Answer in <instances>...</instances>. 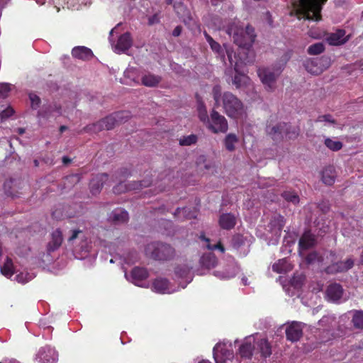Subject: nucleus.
<instances>
[{
  "label": "nucleus",
  "instance_id": "53",
  "mask_svg": "<svg viewBox=\"0 0 363 363\" xmlns=\"http://www.w3.org/2000/svg\"><path fill=\"white\" fill-rule=\"evenodd\" d=\"M11 91V85L8 83L0 84V97L6 98Z\"/></svg>",
  "mask_w": 363,
  "mask_h": 363
},
{
  "label": "nucleus",
  "instance_id": "5",
  "mask_svg": "<svg viewBox=\"0 0 363 363\" xmlns=\"http://www.w3.org/2000/svg\"><path fill=\"white\" fill-rule=\"evenodd\" d=\"M221 102L224 112L230 118H238L245 113L242 101L230 91L223 94Z\"/></svg>",
  "mask_w": 363,
  "mask_h": 363
},
{
  "label": "nucleus",
  "instance_id": "26",
  "mask_svg": "<svg viewBox=\"0 0 363 363\" xmlns=\"http://www.w3.org/2000/svg\"><path fill=\"white\" fill-rule=\"evenodd\" d=\"M238 353L242 358L250 359L255 355V342L246 340L239 347Z\"/></svg>",
  "mask_w": 363,
  "mask_h": 363
},
{
  "label": "nucleus",
  "instance_id": "39",
  "mask_svg": "<svg viewBox=\"0 0 363 363\" xmlns=\"http://www.w3.org/2000/svg\"><path fill=\"white\" fill-rule=\"evenodd\" d=\"M352 323L354 328L363 330V311H354Z\"/></svg>",
  "mask_w": 363,
  "mask_h": 363
},
{
  "label": "nucleus",
  "instance_id": "43",
  "mask_svg": "<svg viewBox=\"0 0 363 363\" xmlns=\"http://www.w3.org/2000/svg\"><path fill=\"white\" fill-rule=\"evenodd\" d=\"M325 50V45L323 43H316L308 48L307 52L309 55H316Z\"/></svg>",
  "mask_w": 363,
  "mask_h": 363
},
{
  "label": "nucleus",
  "instance_id": "2",
  "mask_svg": "<svg viewBox=\"0 0 363 363\" xmlns=\"http://www.w3.org/2000/svg\"><path fill=\"white\" fill-rule=\"evenodd\" d=\"M290 57V54L286 52L272 67H262L257 69V74L267 90H274L277 79L281 74Z\"/></svg>",
  "mask_w": 363,
  "mask_h": 363
},
{
  "label": "nucleus",
  "instance_id": "47",
  "mask_svg": "<svg viewBox=\"0 0 363 363\" xmlns=\"http://www.w3.org/2000/svg\"><path fill=\"white\" fill-rule=\"evenodd\" d=\"M69 236L67 238L68 243H73L77 238L82 240L85 238L83 231L79 229H72L69 231Z\"/></svg>",
  "mask_w": 363,
  "mask_h": 363
},
{
  "label": "nucleus",
  "instance_id": "3",
  "mask_svg": "<svg viewBox=\"0 0 363 363\" xmlns=\"http://www.w3.org/2000/svg\"><path fill=\"white\" fill-rule=\"evenodd\" d=\"M327 0H298L294 6L299 19L318 21L321 19L322 6Z\"/></svg>",
  "mask_w": 363,
  "mask_h": 363
},
{
  "label": "nucleus",
  "instance_id": "37",
  "mask_svg": "<svg viewBox=\"0 0 363 363\" xmlns=\"http://www.w3.org/2000/svg\"><path fill=\"white\" fill-rule=\"evenodd\" d=\"M289 269V264L285 259H279L272 265V270L279 274L286 273Z\"/></svg>",
  "mask_w": 363,
  "mask_h": 363
},
{
  "label": "nucleus",
  "instance_id": "52",
  "mask_svg": "<svg viewBox=\"0 0 363 363\" xmlns=\"http://www.w3.org/2000/svg\"><path fill=\"white\" fill-rule=\"evenodd\" d=\"M315 122H328L333 125L337 123L336 121L333 118V116L330 114H324L319 116L315 120Z\"/></svg>",
  "mask_w": 363,
  "mask_h": 363
},
{
  "label": "nucleus",
  "instance_id": "46",
  "mask_svg": "<svg viewBox=\"0 0 363 363\" xmlns=\"http://www.w3.org/2000/svg\"><path fill=\"white\" fill-rule=\"evenodd\" d=\"M324 143L328 148L333 151H338L342 147V143L340 141L333 140L330 138H326Z\"/></svg>",
  "mask_w": 363,
  "mask_h": 363
},
{
  "label": "nucleus",
  "instance_id": "49",
  "mask_svg": "<svg viewBox=\"0 0 363 363\" xmlns=\"http://www.w3.org/2000/svg\"><path fill=\"white\" fill-rule=\"evenodd\" d=\"M322 260V257L315 251L309 253L306 257V261L308 264H313L315 262H321Z\"/></svg>",
  "mask_w": 363,
  "mask_h": 363
},
{
  "label": "nucleus",
  "instance_id": "18",
  "mask_svg": "<svg viewBox=\"0 0 363 363\" xmlns=\"http://www.w3.org/2000/svg\"><path fill=\"white\" fill-rule=\"evenodd\" d=\"M343 291V288L340 284L333 283L328 285L325 294L328 300L335 302L342 298Z\"/></svg>",
  "mask_w": 363,
  "mask_h": 363
},
{
  "label": "nucleus",
  "instance_id": "35",
  "mask_svg": "<svg viewBox=\"0 0 363 363\" xmlns=\"http://www.w3.org/2000/svg\"><path fill=\"white\" fill-rule=\"evenodd\" d=\"M238 142V138L237 135L234 133L228 134L224 140V145L226 148L230 152H233L235 149V143Z\"/></svg>",
  "mask_w": 363,
  "mask_h": 363
},
{
  "label": "nucleus",
  "instance_id": "14",
  "mask_svg": "<svg viewBox=\"0 0 363 363\" xmlns=\"http://www.w3.org/2000/svg\"><path fill=\"white\" fill-rule=\"evenodd\" d=\"M213 358L216 363H223L233 357V352L227 348L225 343H217L213 350Z\"/></svg>",
  "mask_w": 363,
  "mask_h": 363
},
{
  "label": "nucleus",
  "instance_id": "21",
  "mask_svg": "<svg viewBox=\"0 0 363 363\" xmlns=\"http://www.w3.org/2000/svg\"><path fill=\"white\" fill-rule=\"evenodd\" d=\"M72 55L74 58L85 61L91 60L94 54L91 49L85 46H76L72 50Z\"/></svg>",
  "mask_w": 363,
  "mask_h": 363
},
{
  "label": "nucleus",
  "instance_id": "11",
  "mask_svg": "<svg viewBox=\"0 0 363 363\" xmlns=\"http://www.w3.org/2000/svg\"><path fill=\"white\" fill-rule=\"evenodd\" d=\"M116 179H118L120 182L113 189V191L115 194H121L125 191L140 189L143 187L149 186L152 183V181L148 179L140 182H133V183L125 184L121 181L122 179L121 177L119 178L116 177Z\"/></svg>",
  "mask_w": 363,
  "mask_h": 363
},
{
  "label": "nucleus",
  "instance_id": "36",
  "mask_svg": "<svg viewBox=\"0 0 363 363\" xmlns=\"http://www.w3.org/2000/svg\"><path fill=\"white\" fill-rule=\"evenodd\" d=\"M203 35L211 50L217 54L222 55L223 49L220 45L218 42L215 41L206 31H204Z\"/></svg>",
  "mask_w": 363,
  "mask_h": 363
},
{
  "label": "nucleus",
  "instance_id": "12",
  "mask_svg": "<svg viewBox=\"0 0 363 363\" xmlns=\"http://www.w3.org/2000/svg\"><path fill=\"white\" fill-rule=\"evenodd\" d=\"M304 323L297 321H293L285 329L286 340L291 342L298 341L303 336V330Z\"/></svg>",
  "mask_w": 363,
  "mask_h": 363
},
{
  "label": "nucleus",
  "instance_id": "61",
  "mask_svg": "<svg viewBox=\"0 0 363 363\" xmlns=\"http://www.w3.org/2000/svg\"><path fill=\"white\" fill-rule=\"evenodd\" d=\"M182 31V27L181 26H177L173 30L172 35L174 37H178L181 35Z\"/></svg>",
  "mask_w": 363,
  "mask_h": 363
},
{
  "label": "nucleus",
  "instance_id": "31",
  "mask_svg": "<svg viewBox=\"0 0 363 363\" xmlns=\"http://www.w3.org/2000/svg\"><path fill=\"white\" fill-rule=\"evenodd\" d=\"M169 281L164 278H157L152 283L153 289L160 294H164L168 290Z\"/></svg>",
  "mask_w": 363,
  "mask_h": 363
},
{
  "label": "nucleus",
  "instance_id": "9",
  "mask_svg": "<svg viewBox=\"0 0 363 363\" xmlns=\"http://www.w3.org/2000/svg\"><path fill=\"white\" fill-rule=\"evenodd\" d=\"M354 265V259L350 257L346 259L345 261H339L332 263L325 268L324 272L327 274L330 275L345 273L351 269Z\"/></svg>",
  "mask_w": 363,
  "mask_h": 363
},
{
  "label": "nucleus",
  "instance_id": "29",
  "mask_svg": "<svg viewBox=\"0 0 363 363\" xmlns=\"http://www.w3.org/2000/svg\"><path fill=\"white\" fill-rule=\"evenodd\" d=\"M111 218L116 223H124L128 220V213L123 209L118 208L112 212Z\"/></svg>",
  "mask_w": 363,
  "mask_h": 363
},
{
  "label": "nucleus",
  "instance_id": "1",
  "mask_svg": "<svg viewBox=\"0 0 363 363\" xmlns=\"http://www.w3.org/2000/svg\"><path fill=\"white\" fill-rule=\"evenodd\" d=\"M226 33L233 38L235 44L246 50L252 46L256 38L255 28L249 24L244 28L239 21L229 23Z\"/></svg>",
  "mask_w": 363,
  "mask_h": 363
},
{
  "label": "nucleus",
  "instance_id": "38",
  "mask_svg": "<svg viewBox=\"0 0 363 363\" xmlns=\"http://www.w3.org/2000/svg\"><path fill=\"white\" fill-rule=\"evenodd\" d=\"M192 267L187 264H179L174 268V273L179 278H186L190 273Z\"/></svg>",
  "mask_w": 363,
  "mask_h": 363
},
{
  "label": "nucleus",
  "instance_id": "30",
  "mask_svg": "<svg viewBox=\"0 0 363 363\" xmlns=\"http://www.w3.org/2000/svg\"><path fill=\"white\" fill-rule=\"evenodd\" d=\"M161 80V77L153 74H145L141 79L142 84L148 87L157 86Z\"/></svg>",
  "mask_w": 363,
  "mask_h": 363
},
{
  "label": "nucleus",
  "instance_id": "57",
  "mask_svg": "<svg viewBox=\"0 0 363 363\" xmlns=\"http://www.w3.org/2000/svg\"><path fill=\"white\" fill-rule=\"evenodd\" d=\"M28 277V274H25V273H23V272H21L20 274H17L15 277V279L18 282V283H21V284H26L28 281L29 280V278Z\"/></svg>",
  "mask_w": 363,
  "mask_h": 363
},
{
  "label": "nucleus",
  "instance_id": "4",
  "mask_svg": "<svg viewBox=\"0 0 363 363\" xmlns=\"http://www.w3.org/2000/svg\"><path fill=\"white\" fill-rule=\"evenodd\" d=\"M145 252L147 256L159 261L172 260L176 255V250L171 245L162 242L147 244Z\"/></svg>",
  "mask_w": 363,
  "mask_h": 363
},
{
  "label": "nucleus",
  "instance_id": "23",
  "mask_svg": "<svg viewBox=\"0 0 363 363\" xmlns=\"http://www.w3.org/2000/svg\"><path fill=\"white\" fill-rule=\"evenodd\" d=\"M322 182L328 186H331L335 183L336 178V172L333 166L329 165L325 167L321 172Z\"/></svg>",
  "mask_w": 363,
  "mask_h": 363
},
{
  "label": "nucleus",
  "instance_id": "32",
  "mask_svg": "<svg viewBox=\"0 0 363 363\" xmlns=\"http://www.w3.org/2000/svg\"><path fill=\"white\" fill-rule=\"evenodd\" d=\"M315 240L310 233H304L298 241L299 248L301 250H308L314 245Z\"/></svg>",
  "mask_w": 363,
  "mask_h": 363
},
{
  "label": "nucleus",
  "instance_id": "20",
  "mask_svg": "<svg viewBox=\"0 0 363 363\" xmlns=\"http://www.w3.org/2000/svg\"><path fill=\"white\" fill-rule=\"evenodd\" d=\"M108 174L106 173L99 174L93 177L90 182V191L93 195H96L100 192L104 184L108 179Z\"/></svg>",
  "mask_w": 363,
  "mask_h": 363
},
{
  "label": "nucleus",
  "instance_id": "42",
  "mask_svg": "<svg viewBox=\"0 0 363 363\" xmlns=\"http://www.w3.org/2000/svg\"><path fill=\"white\" fill-rule=\"evenodd\" d=\"M299 135V130L297 128L292 127L291 125L286 123V129L284 131V136L288 138V139H295Z\"/></svg>",
  "mask_w": 363,
  "mask_h": 363
},
{
  "label": "nucleus",
  "instance_id": "22",
  "mask_svg": "<svg viewBox=\"0 0 363 363\" xmlns=\"http://www.w3.org/2000/svg\"><path fill=\"white\" fill-rule=\"evenodd\" d=\"M133 40L130 33L126 32L120 35L118 38L117 44L116 45V50L119 52H125L129 50L132 46Z\"/></svg>",
  "mask_w": 363,
  "mask_h": 363
},
{
  "label": "nucleus",
  "instance_id": "63",
  "mask_svg": "<svg viewBox=\"0 0 363 363\" xmlns=\"http://www.w3.org/2000/svg\"><path fill=\"white\" fill-rule=\"evenodd\" d=\"M278 220H279V230H281L284 225V217L281 216H278Z\"/></svg>",
  "mask_w": 363,
  "mask_h": 363
},
{
  "label": "nucleus",
  "instance_id": "7",
  "mask_svg": "<svg viewBox=\"0 0 363 363\" xmlns=\"http://www.w3.org/2000/svg\"><path fill=\"white\" fill-rule=\"evenodd\" d=\"M206 128L213 133H225L228 129L226 118L214 108L210 113L208 122L205 123Z\"/></svg>",
  "mask_w": 363,
  "mask_h": 363
},
{
  "label": "nucleus",
  "instance_id": "6",
  "mask_svg": "<svg viewBox=\"0 0 363 363\" xmlns=\"http://www.w3.org/2000/svg\"><path fill=\"white\" fill-rule=\"evenodd\" d=\"M128 116V115L125 111L116 112L96 123L87 125L84 128V130L85 132L97 133L102 130H111L116 125L122 123L123 119Z\"/></svg>",
  "mask_w": 363,
  "mask_h": 363
},
{
  "label": "nucleus",
  "instance_id": "28",
  "mask_svg": "<svg viewBox=\"0 0 363 363\" xmlns=\"http://www.w3.org/2000/svg\"><path fill=\"white\" fill-rule=\"evenodd\" d=\"M217 261V257L213 252L205 253L200 259L201 264L207 269L215 267Z\"/></svg>",
  "mask_w": 363,
  "mask_h": 363
},
{
  "label": "nucleus",
  "instance_id": "58",
  "mask_svg": "<svg viewBox=\"0 0 363 363\" xmlns=\"http://www.w3.org/2000/svg\"><path fill=\"white\" fill-rule=\"evenodd\" d=\"M207 248L211 250H219L222 253L225 252V247L220 241L216 245L207 244Z\"/></svg>",
  "mask_w": 363,
  "mask_h": 363
},
{
  "label": "nucleus",
  "instance_id": "48",
  "mask_svg": "<svg viewBox=\"0 0 363 363\" xmlns=\"http://www.w3.org/2000/svg\"><path fill=\"white\" fill-rule=\"evenodd\" d=\"M213 98L215 101V107H218L220 102L222 101L221 87L219 85L213 86L212 90Z\"/></svg>",
  "mask_w": 363,
  "mask_h": 363
},
{
  "label": "nucleus",
  "instance_id": "40",
  "mask_svg": "<svg viewBox=\"0 0 363 363\" xmlns=\"http://www.w3.org/2000/svg\"><path fill=\"white\" fill-rule=\"evenodd\" d=\"M198 141V137L195 134L183 136L179 139V143L181 146H189L194 145Z\"/></svg>",
  "mask_w": 363,
  "mask_h": 363
},
{
  "label": "nucleus",
  "instance_id": "25",
  "mask_svg": "<svg viewBox=\"0 0 363 363\" xmlns=\"http://www.w3.org/2000/svg\"><path fill=\"white\" fill-rule=\"evenodd\" d=\"M303 65L306 71L312 74L318 75L323 72L318 57L306 60Z\"/></svg>",
  "mask_w": 363,
  "mask_h": 363
},
{
  "label": "nucleus",
  "instance_id": "16",
  "mask_svg": "<svg viewBox=\"0 0 363 363\" xmlns=\"http://www.w3.org/2000/svg\"><path fill=\"white\" fill-rule=\"evenodd\" d=\"M286 129V123L280 122L274 125H267L266 127V133L274 141H281L284 138V131Z\"/></svg>",
  "mask_w": 363,
  "mask_h": 363
},
{
  "label": "nucleus",
  "instance_id": "56",
  "mask_svg": "<svg viewBox=\"0 0 363 363\" xmlns=\"http://www.w3.org/2000/svg\"><path fill=\"white\" fill-rule=\"evenodd\" d=\"M30 100L31 101V106L33 108H36L40 104V99L35 94H30L29 95Z\"/></svg>",
  "mask_w": 363,
  "mask_h": 363
},
{
  "label": "nucleus",
  "instance_id": "19",
  "mask_svg": "<svg viewBox=\"0 0 363 363\" xmlns=\"http://www.w3.org/2000/svg\"><path fill=\"white\" fill-rule=\"evenodd\" d=\"M63 242L62 232L60 228L55 230L51 233V239L48 243L47 250L48 252L57 250L62 245Z\"/></svg>",
  "mask_w": 363,
  "mask_h": 363
},
{
  "label": "nucleus",
  "instance_id": "55",
  "mask_svg": "<svg viewBox=\"0 0 363 363\" xmlns=\"http://www.w3.org/2000/svg\"><path fill=\"white\" fill-rule=\"evenodd\" d=\"M14 113V111L12 108L8 107L0 113V118L1 120H5Z\"/></svg>",
  "mask_w": 363,
  "mask_h": 363
},
{
  "label": "nucleus",
  "instance_id": "41",
  "mask_svg": "<svg viewBox=\"0 0 363 363\" xmlns=\"http://www.w3.org/2000/svg\"><path fill=\"white\" fill-rule=\"evenodd\" d=\"M181 214L186 218L196 217V212L194 211H191L189 208L186 207L182 208H177L174 213L176 218H179Z\"/></svg>",
  "mask_w": 363,
  "mask_h": 363
},
{
  "label": "nucleus",
  "instance_id": "27",
  "mask_svg": "<svg viewBox=\"0 0 363 363\" xmlns=\"http://www.w3.org/2000/svg\"><path fill=\"white\" fill-rule=\"evenodd\" d=\"M130 276L134 284L138 285V282L145 280L148 277V272L143 267H135L132 269Z\"/></svg>",
  "mask_w": 363,
  "mask_h": 363
},
{
  "label": "nucleus",
  "instance_id": "50",
  "mask_svg": "<svg viewBox=\"0 0 363 363\" xmlns=\"http://www.w3.org/2000/svg\"><path fill=\"white\" fill-rule=\"evenodd\" d=\"M245 244L243 236L241 235H235L233 237L232 245L234 248L238 249Z\"/></svg>",
  "mask_w": 363,
  "mask_h": 363
},
{
  "label": "nucleus",
  "instance_id": "45",
  "mask_svg": "<svg viewBox=\"0 0 363 363\" xmlns=\"http://www.w3.org/2000/svg\"><path fill=\"white\" fill-rule=\"evenodd\" d=\"M282 197L287 201L288 202H291L294 204H297L299 203V196L294 191H284L281 194Z\"/></svg>",
  "mask_w": 363,
  "mask_h": 363
},
{
  "label": "nucleus",
  "instance_id": "34",
  "mask_svg": "<svg viewBox=\"0 0 363 363\" xmlns=\"http://www.w3.org/2000/svg\"><path fill=\"white\" fill-rule=\"evenodd\" d=\"M197 111L199 120L205 125L206 122H208V118L210 116L208 115L206 107L204 103L199 100H198Z\"/></svg>",
  "mask_w": 363,
  "mask_h": 363
},
{
  "label": "nucleus",
  "instance_id": "10",
  "mask_svg": "<svg viewBox=\"0 0 363 363\" xmlns=\"http://www.w3.org/2000/svg\"><path fill=\"white\" fill-rule=\"evenodd\" d=\"M226 53L230 62V65L234 68L235 74L232 77V84L235 86L236 89H240L244 86H246L250 81V78L244 74H242L239 69L238 63L235 62L233 65V60L232 58L233 52H230L229 50H226Z\"/></svg>",
  "mask_w": 363,
  "mask_h": 363
},
{
  "label": "nucleus",
  "instance_id": "51",
  "mask_svg": "<svg viewBox=\"0 0 363 363\" xmlns=\"http://www.w3.org/2000/svg\"><path fill=\"white\" fill-rule=\"evenodd\" d=\"M80 181V176L77 174H70L65 178V185L76 184Z\"/></svg>",
  "mask_w": 363,
  "mask_h": 363
},
{
  "label": "nucleus",
  "instance_id": "59",
  "mask_svg": "<svg viewBox=\"0 0 363 363\" xmlns=\"http://www.w3.org/2000/svg\"><path fill=\"white\" fill-rule=\"evenodd\" d=\"M318 207L323 213H328L330 210V206L328 203L324 201L320 203Z\"/></svg>",
  "mask_w": 363,
  "mask_h": 363
},
{
  "label": "nucleus",
  "instance_id": "13",
  "mask_svg": "<svg viewBox=\"0 0 363 363\" xmlns=\"http://www.w3.org/2000/svg\"><path fill=\"white\" fill-rule=\"evenodd\" d=\"M255 342V356L259 355L262 359H267L272 354L271 343L266 338H262Z\"/></svg>",
  "mask_w": 363,
  "mask_h": 363
},
{
  "label": "nucleus",
  "instance_id": "64",
  "mask_svg": "<svg viewBox=\"0 0 363 363\" xmlns=\"http://www.w3.org/2000/svg\"><path fill=\"white\" fill-rule=\"evenodd\" d=\"M0 363H19V362L16 359H4V361L0 362Z\"/></svg>",
  "mask_w": 363,
  "mask_h": 363
},
{
  "label": "nucleus",
  "instance_id": "62",
  "mask_svg": "<svg viewBox=\"0 0 363 363\" xmlns=\"http://www.w3.org/2000/svg\"><path fill=\"white\" fill-rule=\"evenodd\" d=\"M323 333H325L326 335L321 337V342H327L331 339L333 335L329 330H324Z\"/></svg>",
  "mask_w": 363,
  "mask_h": 363
},
{
  "label": "nucleus",
  "instance_id": "33",
  "mask_svg": "<svg viewBox=\"0 0 363 363\" xmlns=\"http://www.w3.org/2000/svg\"><path fill=\"white\" fill-rule=\"evenodd\" d=\"M1 272L7 278H11L13 275V264L11 258L6 257L4 265L1 267Z\"/></svg>",
  "mask_w": 363,
  "mask_h": 363
},
{
  "label": "nucleus",
  "instance_id": "54",
  "mask_svg": "<svg viewBox=\"0 0 363 363\" xmlns=\"http://www.w3.org/2000/svg\"><path fill=\"white\" fill-rule=\"evenodd\" d=\"M320 60V64L321 66V68H323V72H324L325 69H327L330 65V59L328 57L326 56H322L320 57H318Z\"/></svg>",
  "mask_w": 363,
  "mask_h": 363
},
{
  "label": "nucleus",
  "instance_id": "15",
  "mask_svg": "<svg viewBox=\"0 0 363 363\" xmlns=\"http://www.w3.org/2000/svg\"><path fill=\"white\" fill-rule=\"evenodd\" d=\"M57 357V352L48 346L42 347L37 354V358L40 363H55Z\"/></svg>",
  "mask_w": 363,
  "mask_h": 363
},
{
  "label": "nucleus",
  "instance_id": "44",
  "mask_svg": "<svg viewBox=\"0 0 363 363\" xmlns=\"http://www.w3.org/2000/svg\"><path fill=\"white\" fill-rule=\"evenodd\" d=\"M174 9L180 18H184L189 16V11L187 8L182 3H174Z\"/></svg>",
  "mask_w": 363,
  "mask_h": 363
},
{
  "label": "nucleus",
  "instance_id": "8",
  "mask_svg": "<svg viewBox=\"0 0 363 363\" xmlns=\"http://www.w3.org/2000/svg\"><path fill=\"white\" fill-rule=\"evenodd\" d=\"M26 183L21 179H9L4 184V190L8 196L20 197L23 194Z\"/></svg>",
  "mask_w": 363,
  "mask_h": 363
},
{
  "label": "nucleus",
  "instance_id": "17",
  "mask_svg": "<svg viewBox=\"0 0 363 363\" xmlns=\"http://www.w3.org/2000/svg\"><path fill=\"white\" fill-rule=\"evenodd\" d=\"M349 36H345V30L339 29L335 33H330L326 40L329 45H340L345 44L349 40Z\"/></svg>",
  "mask_w": 363,
  "mask_h": 363
},
{
  "label": "nucleus",
  "instance_id": "60",
  "mask_svg": "<svg viewBox=\"0 0 363 363\" xmlns=\"http://www.w3.org/2000/svg\"><path fill=\"white\" fill-rule=\"evenodd\" d=\"M160 23V18L157 13H155L148 18V24L150 26Z\"/></svg>",
  "mask_w": 363,
  "mask_h": 363
},
{
  "label": "nucleus",
  "instance_id": "24",
  "mask_svg": "<svg viewBox=\"0 0 363 363\" xmlns=\"http://www.w3.org/2000/svg\"><path fill=\"white\" fill-rule=\"evenodd\" d=\"M218 222L221 228L229 230L235 227L236 218L230 213H223L220 216Z\"/></svg>",
  "mask_w": 363,
  "mask_h": 363
}]
</instances>
